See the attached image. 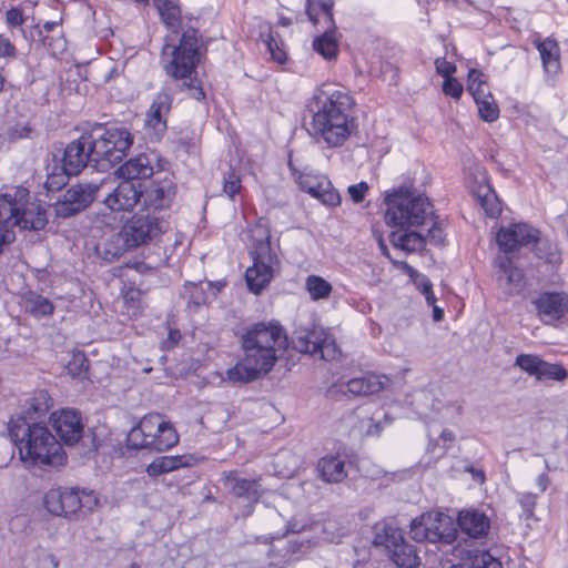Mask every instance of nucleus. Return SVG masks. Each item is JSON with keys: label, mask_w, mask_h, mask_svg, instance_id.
I'll return each mask as SVG.
<instances>
[{"label": "nucleus", "mask_w": 568, "mask_h": 568, "mask_svg": "<svg viewBox=\"0 0 568 568\" xmlns=\"http://www.w3.org/2000/svg\"><path fill=\"white\" fill-rule=\"evenodd\" d=\"M534 43L539 51L542 68L546 74L550 77L557 75L561 70L560 48L555 39H536Z\"/></svg>", "instance_id": "obj_29"}, {"label": "nucleus", "mask_w": 568, "mask_h": 568, "mask_svg": "<svg viewBox=\"0 0 568 568\" xmlns=\"http://www.w3.org/2000/svg\"><path fill=\"white\" fill-rule=\"evenodd\" d=\"M530 303L546 324L559 321L568 313V294L565 292H541Z\"/></svg>", "instance_id": "obj_19"}, {"label": "nucleus", "mask_w": 568, "mask_h": 568, "mask_svg": "<svg viewBox=\"0 0 568 568\" xmlns=\"http://www.w3.org/2000/svg\"><path fill=\"white\" fill-rule=\"evenodd\" d=\"M375 546H383L392 561L399 568H417L419 557L414 545L407 542L393 523H382L376 526Z\"/></svg>", "instance_id": "obj_12"}, {"label": "nucleus", "mask_w": 568, "mask_h": 568, "mask_svg": "<svg viewBox=\"0 0 568 568\" xmlns=\"http://www.w3.org/2000/svg\"><path fill=\"white\" fill-rule=\"evenodd\" d=\"M183 296L189 300L190 303L195 306H200L206 302V292L204 288L196 283H186L184 285Z\"/></svg>", "instance_id": "obj_43"}, {"label": "nucleus", "mask_w": 568, "mask_h": 568, "mask_svg": "<svg viewBox=\"0 0 568 568\" xmlns=\"http://www.w3.org/2000/svg\"><path fill=\"white\" fill-rule=\"evenodd\" d=\"M9 435L23 463L44 468L61 466L67 459L62 444L42 423L9 422Z\"/></svg>", "instance_id": "obj_4"}, {"label": "nucleus", "mask_w": 568, "mask_h": 568, "mask_svg": "<svg viewBox=\"0 0 568 568\" xmlns=\"http://www.w3.org/2000/svg\"><path fill=\"white\" fill-rule=\"evenodd\" d=\"M291 343L295 351L323 361H335L341 355L335 338L318 325L295 331Z\"/></svg>", "instance_id": "obj_13"}, {"label": "nucleus", "mask_w": 568, "mask_h": 568, "mask_svg": "<svg viewBox=\"0 0 568 568\" xmlns=\"http://www.w3.org/2000/svg\"><path fill=\"white\" fill-rule=\"evenodd\" d=\"M317 6L321 8V10L323 12L324 24L329 26V27L336 26L335 21H334V17H333L334 1L333 0H320V1H317Z\"/></svg>", "instance_id": "obj_52"}, {"label": "nucleus", "mask_w": 568, "mask_h": 568, "mask_svg": "<svg viewBox=\"0 0 568 568\" xmlns=\"http://www.w3.org/2000/svg\"><path fill=\"white\" fill-rule=\"evenodd\" d=\"M311 549L310 540L301 537L292 538L287 541L282 560L274 562L275 565H285L298 560L302 555Z\"/></svg>", "instance_id": "obj_37"}, {"label": "nucleus", "mask_w": 568, "mask_h": 568, "mask_svg": "<svg viewBox=\"0 0 568 568\" xmlns=\"http://www.w3.org/2000/svg\"><path fill=\"white\" fill-rule=\"evenodd\" d=\"M142 210L159 214L171 205L175 196V185L169 178L154 180L149 185L142 187Z\"/></svg>", "instance_id": "obj_18"}, {"label": "nucleus", "mask_w": 568, "mask_h": 568, "mask_svg": "<svg viewBox=\"0 0 568 568\" xmlns=\"http://www.w3.org/2000/svg\"><path fill=\"white\" fill-rule=\"evenodd\" d=\"M172 102L173 95L169 88H163L152 101L145 124L153 130L155 140H160L166 131V116L171 111Z\"/></svg>", "instance_id": "obj_22"}, {"label": "nucleus", "mask_w": 568, "mask_h": 568, "mask_svg": "<svg viewBox=\"0 0 568 568\" xmlns=\"http://www.w3.org/2000/svg\"><path fill=\"white\" fill-rule=\"evenodd\" d=\"M116 173L126 181L140 182L142 179L152 176L153 168L149 156L142 153L123 163Z\"/></svg>", "instance_id": "obj_31"}, {"label": "nucleus", "mask_w": 568, "mask_h": 568, "mask_svg": "<svg viewBox=\"0 0 568 568\" xmlns=\"http://www.w3.org/2000/svg\"><path fill=\"white\" fill-rule=\"evenodd\" d=\"M321 478L328 484L342 483L347 477L345 459L339 455H326L317 463Z\"/></svg>", "instance_id": "obj_32"}, {"label": "nucleus", "mask_w": 568, "mask_h": 568, "mask_svg": "<svg viewBox=\"0 0 568 568\" xmlns=\"http://www.w3.org/2000/svg\"><path fill=\"white\" fill-rule=\"evenodd\" d=\"M385 222L389 226H418L433 216L428 197L412 184L393 187L385 193Z\"/></svg>", "instance_id": "obj_7"}, {"label": "nucleus", "mask_w": 568, "mask_h": 568, "mask_svg": "<svg viewBox=\"0 0 568 568\" xmlns=\"http://www.w3.org/2000/svg\"><path fill=\"white\" fill-rule=\"evenodd\" d=\"M389 384V378L385 375L365 374L361 377H354L346 383L334 385L329 388V395L336 392L351 394L353 396H368L385 389Z\"/></svg>", "instance_id": "obj_20"}, {"label": "nucleus", "mask_w": 568, "mask_h": 568, "mask_svg": "<svg viewBox=\"0 0 568 568\" xmlns=\"http://www.w3.org/2000/svg\"><path fill=\"white\" fill-rule=\"evenodd\" d=\"M89 368V359L87 356L81 353H74L72 358L69 361L67 365V372L73 378L75 377H84Z\"/></svg>", "instance_id": "obj_42"}, {"label": "nucleus", "mask_w": 568, "mask_h": 568, "mask_svg": "<svg viewBox=\"0 0 568 568\" xmlns=\"http://www.w3.org/2000/svg\"><path fill=\"white\" fill-rule=\"evenodd\" d=\"M313 1L314 0H307L306 1V14H307L310 21H312L314 26H317L320 23V20H318L317 16L314 12Z\"/></svg>", "instance_id": "obj_60"}, {"label": "nucleus", "mask_w": 568, "mask_h": 568, "mask_svg": "<svg viewBox=\"0 0 568 568\" xmlns=\"http://www.w3.org/2000/svg\"><path fill=\"white\" fill-rule=\"evenodd\" d=\"M436 72L445 79L453 78L456 72V65L445 58H437L435 60Z\"/></svg>", "instance_id": "obj_50"}, {"label": "nucleus", "mask_w": 568, "mask_h": 568, "mask_svg": "<svg viewBox=\"0 0 568 568\" xmlns=\"http://www.w3.org/2000/svg\"><path fill=\"white\" fill-rule=\"evenodd\" d=\"M353 98L343 88L324 84L315 91L310 110L312 133L328 148L342 146L355 129L349 112Z\"/></svg>", "instance_id": "obj_3"}, {"label": "nucleus", "mask_w": 568, "mask_h": 568, "mask_svg": "<svg viewBox=\"0 0 568 568\" xmlns=\"http://www.w3.org/2000/svg\"><path fill=\"white\" fill-rule=\"evenodd\" d=\"M241 187V180L234 172H230L229 175L224 178L223 191L230 199H233L240 192Z\"/></svg>", "instance_id": "obj_47"}, {"label": "nucleus", "mask_w": 568, "mask_h": 568, "mask_svg": "<svg viewBox=\"0 0 568 568\" xmlns=\"http://www.w3.org/2000/svg\"><path fill=\"white\" fill-rule=\"evenodd\" d=\"M181 339V333L179 329H169L168 338L162 342L163 349H171L178 345Z\"/></svg>", "instance_id": "obj_57"}, {"label": "nucleus", "mask_w": 568, "mask_h": 568, "mask_svg": "<svg viewBox=\"0 0 568 568\" xmlns=\"http://www.w3.org/2000/svg\"><path fill=\"white\" fill-rule=\"evenodd\" d=\"M496 240L504 253H514L523 246L532 245L534 253L539 260L551 265H559L562 261L558 245L547 239H540V232L526 223H515L508 227H501Z\"/></svg>", "instance_id": "obj_8"}, {"label": "nucleus", "mask_w": 568, "mask_h": 568, "mask_svg": "<svg viewBox=\"0 0 568 568\" xmlns=\"http://www.w3.org/2000/svg\"><path fill=\"white\" fill-rule=\"evenodd\" d=\"M440 438L444 440V442H454L455 440V434L449 430V429H444L442 433H440Z\"/></svg>", "instance_id": "obj_62"}, {"label": "nucleus", "mask_w": 568, "mask_h": 568, "mask_svg": "<svg viewBox=\"0 0 568 568\" xmlns=\"http://www.w3.org/2000/svg\"><path fill=\"white\" fill-rule=\"evenodd\" d=\"M467 90L473 95L474 100L481 98H490L488 84L486 82V75L477 70L470 69L468 72Z\"/></svg>", "instance_id": "obj_38"}, {"label": "nucleus", "mask_w": 568, "mask_h": 568, "mask_svg": "<svg viewBox=\"0 0 568 568\" xmlns=\"http://www.w3.org/2000/svg\"><path fill=\"white\" fill-rule=\"evenodd\" d=\"M133 143V136L124 126H105L95 123L92 129L71 141L61 151V171L47 181L49 189L65 183V176L80 174L88 165L108 171L120 163Z\"/></svg>", "instance_id": "obj_1"}, {"label": "nucleus", "mask_w": 568, "mask_h": 568, "mask_svg": "<svg viewBox=\"0 0 568 568\" xmlns=\"http://www.w3.org/2000/svg\"><path fill=\"white\" fill-rule=\"evenodd\" d=\"M410 536L417 542L453 544L457 529L453 518L442 511H427L410 523Z\"/></svg>", "instance_id": "obj_11"}, {"label": "nucleus", "mask_w": 568, "mask_h": 568, "mask_svg": "<svg viewBox=\"0 0 568 568\" xmlns=\"http://www.w3.org/2000/svg\"><path fill=\"white\" fill-rule=\"evenodd\" d=\"M104 183L81 182L68 187L52 204L58 219H70L87 210L98 197Z\"/></svg>", "instance_id": "obj_14"}, {"label": "nucleus", "mask_w": 568, "mask_h": 568, "mask_svg": "<svg viewBox=\"0 0 568 568\" xmlns=\"http://www.w3.org/2000/svg\"><path fill=\"white\" fill-rule=\"evenodd\" d=\"M29 190L23 186L10 187L0 194V225L16 226L14 220L18 217L19 210L29 199Z\"/></svg>", "instance_id": "obj_25"}, {"label": "nucleus", "mask_w": 568, "mask_h": 568, "mask_svg": "<svg viewBox=\"0 0 568 568\" xmlns=\"http://www.w3.org/2000/svg\"><path fill=\"white\" fill-rule=\"evenodd\" d=\"M457 524L464 534L474 539L486 537L490 530L489 517L476 508L459 511Z\"/></svg>", "instance_id": "obj_27"}, {"label": "nucleus", "mask_w": 568, "mask_h": 568, "mask_svg": "<svg viewBox=\"0 0 568 568\" xmlns=\"http://www.w3.org/2000/svg\"><path fill=\"white\" fill-rule=\"evenodd\" d=\"M184 456H161L155 458L148 467L146 473L151 477H156L186 466Z\"/></svg>", "instance_id": "obj_36"}, {"label": "nucleus", "mask_w": 568, "mask_h": 568, "mask_svg": "<svg viewBox=\"0 0 568 568\" xmlns=\"http://www.w3.org/2000/svg\"><path fill=\"white\" fill-rule=\"evenodd\" d=\"M191 139L187 138H180L176 143L182 146L185 151L189 150Z\"/></svg>", "instance_id": "obj_64"}, {"label": "nucleus", "mask_w": 568, "mask_h": 568, "mask_svg": "<svg viewBox=\"0 0 568 568\" xmlns=\"http://www.w3.org/2000/svg\"><path fill=\"white\" fill-rule=\"evenodd\" d=\"M478 113L483 121L494 122L499 118V108L495 102L493 95L490 98H481L476 100Z\"/></svg>", "instance_id": "obj_41"}, {"label": "nucleus", "mask_w": 568, "mask_h": 568, "mask_svg": "<svg viewBox=\"0 0 568 568\" xmlns=\"http://www.w3.org/2000/svg\"><path fill=\"white\" fill-rule=\"evenodd\" d=\"M470 568H503L501 562L488 551L479 552L474 557Z\"/></svg>", "instance_id": "obj_46"}, {"label": "nucleus", "mask_w": 568, "mask_h": 568, "mask_svg": "<svg viewBox=\"0 0 568 568\" xmlns=\"http://www.w3.org/2000/svg\"><path fill=\"white\" fill-rule=\"evenodd\" d=\"M505 253L496 260L498 267L496 278L498 287L506 296L519 294L525 288V275L523 270L515 266L511 258Z\"/></svg>", "instance_id": "obj_21"}, {"label": "nucleus", "mask_w": 568, "mask_h": 568, "mask_svg": "<svg viewBox=\"0 0 568 568\" xmlns=\"http://www.w3.org/2000/svg\"><path fill=\"white\" fill-rule=\"evenodd\" d=\"M17 49L9 38L0 34V58L14 59Z\"/></svg>", "instance_id": "obj_53"}, {"label": "nucleus", "mask_w": 568, "mask_h": 568, "mask_svg": "<svg viewBox=\"0 0 568 568\" xmlns=\"http://www.w3.org/2000/svg\"><path fill=\"white\" fill-rule=\"evenodd\" d=\"M52 405L53 400L45 389L34 390L21 404L19 417H12L10 420L23 423V420L29 422L39 418L45 415Z\"/></svg>", "instance_id": "obj_28"}, {"label": "nucleus", "mask_w": 568, "mask_h": 568, "mask_svg": "<svg viewBox=\"0 0 568 568\" xmlns=\"http://www.w3.org/2000/svg\"><path fill=\"white\" fill-rule=\"evenodd\" d=\"M50 423L62 445L73 446L83 436L84 425L82 417L74 409L63 408L53 412L50 416Z\"/></svg>", "instance_id": "obj_17"}, {"label": "nucleus", "mask_w": 568, "mask_h": 568, "mask_svg": "<svg viewBox=\"0 0 568 568\" xmlns=\"http://www.w3.org/2000/svg\"><path fill=\"white\" fill-rule=\"evenodd\" d=\"M443 317H444L443 308L434 305L433 306V318H434V321L439 322V321L443 320Z\"/></svg>", "instance_id": "obj_63"}, {"label": "nucleus", "mask_w": 568, "mask_h": 568, "mask_svg": "<svg viewBox=\"0 0 568 568\" xmlns=\"http://www.w3.org/2000/svg\"><path fill=\"white\" fill-rule=\"evenodd\" d=\"M288 344L286 333L276 321L255 323L241 336L244 357L226 371L232 383H251L272 371Z\"/></svg>", "instance_id": "obj_2"}, {"label": "nucleus", "mask_w": 568, "mask_h": 568, "mask_svg": "<svg viewBox=\"0 0 568 568\" xmlns=\"http://www.w3.org/2000/svg\"><path fill=\"white\" fill-rule=\"evenodd\" d=\"M264 42L274 61L278 63H284L286 61V53L282 48L283 43L274 37L272 31L268 32Z\"/></svg>", "instance_id": "obj_44"}, {"label": "nucleus", "mask_w": 568, "mask_h": 568, "mask_svg": "<svg viewBox=\"0 0 568 568\" xmlns=\"http://www.w3.org/2000/svg\"><path fill=\"white\" fill-rule=\"evenodd\" d=\"M305 288L313 301L327 298L332 293V284L318 275H308L305 280Z\"/></svg>", "instance_id": "obj_39"}, {"label": "nucleus", "mask_w": 568, "mask_h": 568, "mask_svg": "<svg viewBox=\"0 0 568 568\" xmlns=\"http://www.w3.org/2000/svg\"><path fill=\"white\" fill-rule=\"evenodd\" d=\"M297 182L301 190L321 200L325 205L336 206L341 203L338 192L333 189L331 181L324 175L301 174Z\"/></svg>", "instance_id": "obj_24"}, {"label": "nucleus", "mask_w": 568, "mask_h": 568, "mask_svg": "<svg viewBox=\"0 0 568 568\" xmlns=\"http://www.w3.org/2000/svg\"><path fill=\"white\" fill-rule=\"evenodd\" d=\"M22 10L19 8H11L6 12V22L9 27H20L24 23Z\"/></svg>", "instance_id": "obj_54"}, {"label": "nucleus", "mask_w": 568, "mask_h": 568, "mask_svg": "<svg viewBox=\"0 0 568 568\" xmlns=\"http://www.w3.org/2000/svg\"><path fill=\"white\" fill-rule=\"evenodd\" d=\"M200 37L196 28H189L181 34L179 44L165 43L161 62L168 77L182 81L180 88L186 89L196 101L205 98L201 82L193 77L201 59Z\"/></svg>", "instance_id": "obj_5"}, {"label": "nucleus", "mask_w": 568, "mask_h": 568, "mask_svg": "<svg viewBox=\"0 0 568 568\" xmlns=\"http://www.w3.org/2000/svg\"><path fill=\"white\" fill-rule=\"evenodd\" d=\"M519 503L524 510V516L528 519L534 516V509L537 504V495L525 493L520 496Z\"/></svg>", "instance_id": "obj_49"}, {"label": "nucleus", "mask_w": 568, "mask_h": 568, "mask_svg": "<svg viewBox=\"0 0 568 568\" xmlns=\"http://www.w3.org/2000/svg\"><path fill=\"white\" fill-rule=\"evenodd\" d=\"M548 470H550V467L548 465V462L545 460V471L537 477V485L541 493H544L549 485V477L547 475Z\"/></svg>", "instance_id": "obj_59"}, {"label": "nucleus", "mask_w": 568, "mask_h": 568, "mask_svg": "<svg viewBox=\"0 0 568 568\" xmlns=\"http://www.w3.org/2000/svg\"><path fill=\"white\" fill-rule=\"evenodd\" d=\"M224 486L237 498L248 500L250 509L247 515L252 513V505L256 504L263 494L260 479L241 478L237 471H230L224 476Z\"/></svg>", "instance_id": "obj_26"}, {"label": "nucleus", "mask_w": 568, "mask_h": 568, "mask_svg": "<svg viewBox=\"0 0 568 568\" xmlns=\"http://www.w3.org/2000/svg\"><path fill=\"white\" fill-rule=\"evenodd\" d=\"M142 194L141 182L124 180L104 197L103 203L111 211H130L142 199Z\"/></svg>", "instance_id": "obj_23"}, {"label": "nucleus", "mask_w": 568, "mask_h": 568, "mask_svg": "<svg viewBox=\"0 0 568 568\" xmlns=\"http://www.w3.org/2000/svg\"><path fill=\"white\" fill-rule=\"evenodd\" d=\"M253 247L250 255L253 265L245 272V281L248 290L260 294L274 276V265L277 263L276 255L272 252L270 231L264 225H256L251 231Z\"/></svg>", "instance_id": "obj_10"}, {"label": "nucleus", "mask_w": 568, "mask_h": 568, "mask_svg": "<svg viewBox=\"0 0 568 568\" xmlns=\"http://www.w3.org/2000/svg\"><path fill=\"white\" fill-rule=\"evenodd\" d=\"M368 191V185L366 182H359L357 184L348 186V193L354 203H361L366 192Z\"/></svg>", "instance_id": "obj_55"}, {"label": "nucleus", "mask_w": 568, "mask_h": 568, "mask_svg": "<svg viewBox=\"0 0 568 568\" xmlns=\"http://www.w3.org/2000/svg\"><path fill=\"white\" fill-rule=\"evenodd\" d=\"M406 233V241H405V252L407 253H414V252H420L424 250L426 245V237L425 235L415 232V231H405Z\"/></svg>", "instance_id": "obj_45"}, {"label": "nucleus", "mask_w": 568, "mask_h": 568, "mask_svg": "<svg viewBox=\"0 0 568 568\" xmlns=\"http://www.w3.org/2000/svg\"><path fill=\"white\" fill-rule=\"evenodd\" d=\"M417 285L423 294H426L427 292L433 291V284L427 277H422L420 281L417 282Z\"/></svg>", "instance_id": "obj_61"}, {"label": "nucleus", "mask_w": 568, "mask_h": 568, "mask_svg": "<svg viewBox=\"0 0 568 568\" xmlns=\"http://www.w3.org/2000/svg\"><path fill=\"white\" fill-rule=\"evenodd\" d=\"M179 443L174 426L159 414L144 416L126 435V446L131 449L166 452Z\"/></svg>", "instance_id": "obj_9"}, {"label": "nucleus", "mask_w": 568, "mask_h": 568, "mask_svg": "<svg viewBox=\"0 0 568 568\" xmlns=\"http://www.w3.org/2000/svg\"><path fill=\"white\" fill-rule=\"evenodd\" d=\"M426 237V243L429 242L434 245H443L445 242V233L444 229L438 221H434L432 227L428 230Z\"/></svg>", "instance_id": "obj_48"}, {"label": "nucleus", "mask_w": 568, "mask_h": 568, "mask_svg": "<svg viewBox=\"0 0 568 568\" xmlns=\"http://www.w3.org/2000/svg\"><path fill=\"white\" fill-rule=\"evenodd\" d=\"M478 201L489 217L495 219L501 213L500 202L495 192L489 186L479 187Z\"/></svg>", "instance_id": "obj_40"}, {"label": "nucleus", "mask_w": 568, "mask_h": 568, "mask_svg": "<svg viewBox=\"0 0 568 568\" xmlns=\"http://www.w3.org/2000/svg\"><path fill=\"white\" fill-rule=\"evenodd\" d=\"M14 224L22 230H42L47 224L45 210L42 209L40 204L30 202L29 197L22 205V209L19 210Z\"/></svg>", "instance_id": "obj_30"}, {"label": "nucleus", "mask_w": 568, "mask_h": 568, "mask_svg": "<svg viewBox=\"0 0 568 568\" xmlns=\"http://www.w3.org/2000/svg\"><path fill=\"white\" fill-rule=\"evenodd\" d=\"M31 133V128L28 124H16L8 130V135L11 141L28 138Z\"/></svg>", "instance_id": "obj_56"}, {"label": "nucleus", "mask_w": 568, "mask_h": 568, "mask_svg": "<svg viewBox=\"0 0 568 568\" xmlns=\"http://www.w3.org/2000/svg\"><path fill=\"white\" fill-rule=\"evenodd\" d=\"M168 229L169 222L162 214L141 209L104 243L103 258L112 262L129 250L158 241Z\"/></svg>", "instance_id": "obj_6"}, {"label": "nucleus", "mask_w": 568, "mask_h": 568, "mask_svg": "<svg viewBox=\"0 0 568 568\" xmlns=\"http://www.w3.org/2000/svg\"><path fill=\"white\" fill-rule=\"evenodd\" d=\"M515 366L534 376L537 382H564L568 378V371L561 364L546 362L535 354H519Z\"/></svg>", "instance_id": "obj_16"}, {"label": "nucleus", "mask_w": 568, "mask_h": 568, "mask_svg": "<svg viewBox=\"0 0 568 568\" xmlns=\"http://www.w3.org/2000/svg\"><path fill=\"white\" fill-rule=\"evenodd\" d=\"M44 507L54 516L69 517L82 508L91 509L95 498L78 488H51L44 495Z\"/></svg>", "instance_id": "obj_15"}, {"label": "nucleus", "mask_w": 568, "mask_h": 568, "mask_svg": "<svg viewBox=\"0 0 568 568\" xmlns=\"http://www.w3.org/2000/svg\"><path fill=\"white\" fill-rule=\"evenodd\" d=\"M155 8L158 9L162 21L174 33H178L180 30H182L183 33L189 29V27H184L182 23L181 9L178 0H168L164 2V6H158ZM190 28L192 27L190 26Z\"/></svg>", "instance_id": "obj_35"}, {"label": "nucleus", "mask_w": 568, "mask_h": 568, "mask_svg": "<svg viewBox=\"0 0 568 568\" xmlns=\"http://www.w3.org/2000/svg\"><path fill=\"white\" fill-rule=\"evenodd\" d=\"M443 92L455 99H459L463 93V85L455 78L445 79Z\"/></svg>", "instance_id": "obj_51"}, {"label": "nucleus", "mask_w": 568, "mask_h": 568, "mask_svg": "<svg viewBox=\"0 0 568 568\" xmlns=\"http://www.w3.org/2000/svg\"><path fill=\"white\" fill-rule=\"evenodd\" d=\"M406 233L404 230L393 231L389 234V241L394 247L405 251Z\"/></svg>", "instance_id": "obj_58"}, {"label": "nucleus", "mask_w": 568, "mask_h": 568, "mask_svg": "<svg viewBox=\"0 0 568 568\" xmlns=\"http://www.w3.org/2000/svg\"><path fill=\"white\" fill-rule=\"evenodd\" d=\"M22 306L27 313L37 318L50 316L54 311V305L49 298L31 290L23 293Z\"/></svg>", "instance_id": "obj_33"}, {"label": "nucleus", "mask_w": 568, "mask_h": 568, "mask_svg": "<svg viewBox=\"0 0 568 568\" xmlns=\"http://www.w3.org/2000/svg\"><path fill=\"white\" fill-rule=\"evenodd\" d=\"M336 26H325L322 33L313 40V49L326 60L335 59L338 54Z\"/></svg>", "instance_id": "obj_34"}]
</instances>
